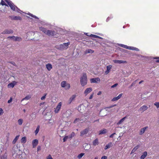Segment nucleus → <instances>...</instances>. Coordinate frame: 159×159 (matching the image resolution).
Masks as SVG:
<instances>
[{"mask_svg":"<svg viewBox=\"0 0 159 159\" xmlns=\"http://www.w3.org/2000/svg\"><path fill=\"white\" fill-rule=\"evenodd\" d=\"M39 30L44 32L46 34L49 36H53L54 34V31L49 30H47V29L42 27H40L39 28Z\"/></svg>","mask_w":159,"mask_h":159,"instance_id":"1","label":"nucleus"},{"mask_svg":"<svg viewBox=\"0 0 159 159\" xmlns=\"http://www.w3.org/2000/svg\"><path fill=\"white\" fill-rule=\"evenodd\" d=\"M87 77L86 74L84 73L80 78V83L82 86L87 84Z\"/></svg>","mask_w":159,"mask_h":159,"instance_id":"2","label":"nucleus"},{"mask_svg":"<svg viewBox=\"0 0 159 159\" xmlns=\"http://www.w3.org/2000/svg\"><path fill=\"white\" fill-rule=\"evenodd\" d=\"M70 44L69 43H64L63 44H61L59 45H57L56 46V48L57 49L60 50H63L67 49L68 46Z\"/></svg>","mask_w":159,"mask_h":159,"instance_id":"3","label":"nucleus"},{"mask_svg":"<svg viewBox=\"0 0 159 159\" xmlns=\"http://www.w3.org/2000/svg\"><path fill=\"white\" fill-rule=\"evenodd\" d=\"M120 46L122 47L129 50H135L136 51H139V50L138 48L128 46L126 45L122 44H121Z\"/></svg>","mask_w":159,"mask_h":159,"instance_id":"4","label":"nucleus"},{"mask_svg":"<svg viewBox=\"0 0 159 159\" xmlns=\"http://www.w3.org/2000/svg\"><path fill=\"white\" fill-rule=\"evenodd\" d=\"M5 1L8 5L11 8L13 11H15L16 9H18V8L17 7H16L12 3V2L9 1H8L7 0H5Z\"/></svg>","mask_w":159,"mask_h":159,"instance_id":"5","label":"nucleus"},{"mask_svg":"<svg viewBox=\"0 0 159 159\" xmlns=\"http://www.w3.org/2000/svg\"><path fill=\"white\" fill-rule=\"evenodd\" d=\"M62 106V102H59L56 107L54 110V112L55 113H58L61 108Z\"/></svg>","mask_w":159,"mask_h":159,"instance_id":"6","label":"nucleus"},{"mask_svg":"<svg viewBox=\"0 0 159 159\" xmlns=\"http://www.w3.org/2000/svg\"><path fill=\"white\" fill-rule=\"evenodd\" d=\"M8 38L12 39L15 41H21L22 39L20 37H15L14 36H12L9 37H8Z\"/></svg>","mask_w":159,"mask_h":159,"instance_id":"7","label":"nucleus"},{"mask_svg":"<svg viewBox=\"0 0 159 159\" xmlns=\"http://www.w3.org/2000/svg\"><path fill=\"white\" fill-rule=\"evenodd\" d=\"M89 130V128H87L84 129L83 130L81 131L80 132V136H83L84 135L86 134L88 132Z\"/></svg>","mask_w":159,"mask_h":159,"instance_id":"8","label":"nucleus"},{"mask_svg":"<svg viewBox=\"0 0 159 159\" xmlns=\"http://www.w3.org/2000/svg\"><path fill=\"white\" fill-rule=\"evenodd\" d=\"M92 90V89L91 88H87L84 92V94L85 95V96H87L89 93L91 92Z\"/></svg>","mask_w":159,"mask_h":159,"instance_id":"9","label":"nucleus"},{"mask_svg":"<svg viewBox=\"0 0 159 159\" xmlns=\"http://www.w3.org/2000/svg\"><path fill=\"white\" fill-rule=\"evenodd\" d=\"M39 143L38 140L37 139L34 140L32 142V144L33 148H35L38 145Z\"/></svg>","mask_w":159,"mask_h":159,"instance_id":"10","label":"nucleus"},{"mask_svg":"<svg viewBox=\"0 0 159 159\" xmlns=\"http://www.w3.org/2000/svg\"><path fill=\"white\" fill-rule=\"evenodd\" d=\"M100 80V79L98 77L92 78L90 79V82L91 83H97L98 82H99Z\"/></svg>","mask_w":159,"mask_h":159,"instance_id":"11","label":"nucleus"},{"mask_svg":"<svg viewBox=\"0 0 159 159\" xmlns=\"http://www.w3.org/2000/svg\"><path fill=\"white\" fill-rule=\"evenodd\" d=\"M112 67V66L111 65H109L107 66V70L105 72V74L107 75L110 72Z\"/></svg>","mask_w":159,"mask_h":159,"instance_id":"12","label":"nucleus"},{"mask_svg":"<svg viewBox=\"0 0 159 159\" xmlns=\"http://www.w3.org/2000/svg\"><path fill=\"white\" fill-rule=\"evenodd\" d=\"M16 84V82L15 81H13L12 83H9L8 84L7 87L8 88H13Z\"/></svg>","mask_w":159,"mask_h":159,"instance_id":"13","label":"nucleus"},{"mask_svg":"<svg viewBox=\"0 0 159 159\" xmlns=\"http://www.w3.org/2000/svg\"><path fill=\"white\" fill-rule=\"evenodd\" d=\"M13 32V31L11 30H6L3 31L2 33V34H10L11 33H12Z\"/></svg>","mask_w":159,"mask_h":159,"instance_id":"14","label":"nucleus"},{"mask_svg":"<svg viewBox=\"0 0 159 159\" xmlns=\"http://www.w3.org/2000/svg\"><path fill=\"white\" fill-rule=\"evenodd\" d=\"M113 61L115 63H117L118 64L125 63H127V62L126 61L123 60H114Z\"/></svg>","mask_w":159,"mask_h":159,"instance_id":"15","label":"nucleus"},{"mask_svg":"<svg viewBox=\"0 0 159 159\" xmlns=\"http://www.w3.org/2000/svg\"><path fill=\"white\" fill-rule=\"evenodd\" d=\"M86 35L89 36H90L92 37L96 38H98V39H102V38L99 37V36L93 34H90V35H88V33H85L84 34Z\"/></svg>","mask_w":159,"mask_h":159,"instance_id":"16","label":"nucleus"},{"mask_svg":"<svg viewBox=\"0 0 159 159\" xmlns=\"http://www.w3.org/2000/svg\"><path fill=\"white\" fill-rule=\"evenodd\" d=\"M148 128V127L146 126L141 129L140 131L139 134L142 135L145 132V130Z\"/></svg>","mask_w":159,"mask_h":159,"instance_id":"17","label":"nucleus"},{"mask_svg":"<svg viewBox=\"0 0 159 159\" xmlns=\"http://www.w3.org/2000/svg\"><path fill=\"white\" fill-rule=\"evenodd\" d=\"M76 95H73L71 96L69 99V104L71 103L72 102V101L74 100L75 98H76Z\"/></svg>","mask_w":159,"mask_h":159,"instance_id":"18","label":"nucleus"},{"mask_svg":"<svg viewBox=\"0 0 159 159\" xmlns=\"http://www.w3.org/2000/svg\"><path fill=\"white\" fill-rule=\"evenodd\" d=\"M122 95V94L120 93L117 97L114 98L112 99V101H115L118 100V99H119L121 97Z\"/></svg>","mask_w":159,"mask_h":159,"instance_id":"19","label":"nucleus"},{"mask_svg":"<svg viewBox=\"0 0 159 159\" xmlns=\"http://www.w3.org/2000/svg\"><path fill=\"white\" fill-rule=\"evenodd\" d=\"M148 108V107L145 105H143L140 108L139 110L142 111V112H143L145 111Z\"/></svg>","mask_w":159,"mask_h":159,"instance_id":"20","label":"nucleus"},{"mask_svg":"<svg viewBox=\"0 0 159 159\" xmlns=\"http://www.w3.org/2000/svg\"><path fill=\"white\" fill-rule=\"evenodd\" d=\"M99 144L98 139L96 138L93 142V146H96Z\"/></svg>","mask_w":159,"mask_h":159,"instance_id":"21","label":"nucleus"},{"mask_svg":"<svg viewBox=\"0 0 159 159\" xmlns=\"http://www.w3.org/2000/svg\"><path fill=\"white\" fill-rule=\"evenodd\" d=\"M147 152H144L143 153L142 155L140 157V159H144L147 156Z\"/></svg>","mask_w":159,"mask_h":159,"instance_id":"22","label":"nucleus"},{"mask_svg":"<svg viewBox=\"0 0 159 159\" xmlns=\"http://www.w3.org/2000/svg\"><path fill=\"white\" fill-rule=\"evenodd\" d=\"M46 67L48 71H50L52 68V65L50 63H48L46 65Z\"/></svg>","mask_w":159,"mask_h":159,"instance_id":"23","label":"nucleus"},{"mask_svg":"<svg viewBox=\"0 0 159 159\" xmlns=\"http://www.w3.org/2000/svg\"><path fill=\"white\" fill-rule=\"evenodd\" d=\"M139 148V145H137L135 146L132 150L131 152L130 153V154H132L133 153H134Z\"/></svg>","mask_w":159,"mask_h":159,"instance_id":"24","label":"nucleus"},{"mask_svg":"<svg viewBox=\"0 0 159 159\" xmlns=\"http://www.w3.org/2000/svg\"><path fill=\"white\" fill-rule=\"evenodd\" d=\"M94 52V51L91 50V49H87L85 51V53L87 54L89 53H92Z\"/></svg>","mask_w":159,"mask_h":159,"instance_id":"25","label":"nucleus"},{"mask_svg":"<svg viewBox=\"0 0 159 159\" xmlns=\"http://www.w3.org/2000/svg\"><path fill=\"white\" fill-rule=\"evenodd\" d=\"M112 145V143H111L110 142L104 148V149L105 150H107L108 148H109L111 147V146Z\"/></svg>","mask_w":159,"mask_h":159,"instance_id":"26","label":"nucleus"},{"mask_svg":"<svg viewBox=\"0 0 159 159\" xmlns=\"http://www.w3.org/2000/svg\"><path fill=\"white\" fill-rule=\"evenodd\" d=\"M11 19L13 20H21V18L20 16H13L12 17Z\"/></svg>","mask_w":159,"mask_h":159,"instance_id":"27","label":"nucleus"},{"mask_svg":"<svg viewBox=\"0 0 159 159\" xmlns=\"http://www.w3.org/2000/svg\"><path fill=\"white\" fill-rule=\"evenodd\" d=\"M20 141L21 143L23 144L25 143L26 141V137H22Z\"/></svg>","mask_w":159,"mask_h":159,"instance_id":"28","label":"nucleus"},{"mask_svg":"<svg viewBox=\"0 0 159 159\" xmlns=\"http://www.w3.org/2000/svg\"><path fill=\"white\" fill-rule=\"evenodd\" d=\"M126 118V117H125L124 118H122L119 121H118V122L117 123V124L119 125L121 124Z\"/></svg>","mask_w":159,"mask_h":159,"instance_id":"29","label":"nucleus"},{"mask_svg":"<svg viewBox=\"0 0 159 159\" xmlns=\"http://www.w3.org/2000/svg\"><path fill=\"white\" fill-rule=\"evenodd\" d=\"M31 97V96L30 95H28L26 96L25 98H23L21 101H24V100H29Z\"/></svg>","mask_w":159,"mask_h":159,"instance_id":"30","label":"nucleus"},{"mask_svg":"<svg viewBox=\"0 0 159 159\" xmlns=\"http://www.w3.org/2000/svg\"><path fill=\"white\" fill-rule=\"evenodd\" d=\"M107 132V130L106 129H103L102 130H101L100 131L99 134H105Z\"/></svg>","mask_w":159,"mask_h":159,"instance_id":"31","label":"nucleus"},{"mask_svg":"<svg viewBox=\"0 0 159 159\" xmlns=\"http://www.w3.org/2000/svg\"><path fill=\"white\" fill-rule=\"evenodd\" d=\"M19 135H18L16 136L15 138L14 139V140L13 141L12 143L13 144H15L16 143V142L17 140L19 138Z\"/></svg>","mask_w":159,"mask_h":159,"instance_id":"32","label":"nucleus"},{"mask_svg":"<svg viewBox=\"0 0 159 159\" xmlns=\"http://www.w3.org/2000/svg\"><path fill=\"white\" fill-rule=\"evenodd\" d=\"M66 81H63L61 82V85L62 87L65 88L66 84Z\"/></svg>","mask_w":159,"mask_h":159,"instance_id":"33","label":"nucleus"},{"mask_svg":"<svg viewBox=\"0 0 159 159\" xmlns=\"http://www.w3.org/2000/svg\"><path fill=\"white\" fill-rule=\"evenodd\" d=\"M40 126L39 125H38L36 129V130L34 131V133L35 135H36L39 132V130Z\"/></svg>","mask_w":159,"mask_h":159,"instance_id":"34","label":"nucleus"},{"mask_svg":"<svg viewBox=\"0 0 159 159\" xmlns=\"http://www.w3.org/2000/svg\"><path fill=\"white\" fill-rule=\"evenodd\" d=\"M23 122V120L21 119H19L18 120V123L19 125H21L22 124Z\"/></svg>","mask_w":159,"mask_h":159,"instance_id":"35","label":"nucleus"},{"mask_svg":"<svg viewBox=\"0 0 159 159\" xmlns=\"http://www.w3.org/2000/svg\"><path fill=\"white\" fill-rule=\"evenodd\" d=\"M75 134L74 132H72L71 134L70 135L68 136L69 138L71 139L73 137L75 136Z\"/></svg>","mask_w":159,"mask_h":159,"instance_id":"36","label":"nucleus"},{"mask_svg":"<svg viewBox=\"0 0 159 159\" xmlns=\"http://www.w3.org/2000/svg\"><path fill=\"white\" fill-rule=\"evenodd\" d=\"M70 84H69L67 83L65 88V89H68L70 88Z\"/></svg>","mask_w":159,"mask_h":159,"instance_id":"37","label":"nucleus"},{"mask_svg":"<svg viewBox=\"0 0 159 159\" xmlns=\"http://www.w3.org/2000/svg\"><path fill=\"white\" fill-rule=\"evenodd\" d=\"M84 155V153H81L77 157L79 159H80Z\"/></svg>","mask_w":159,"mask_h":159,"instance_id":"38","label":"nucleus"},{"mask_svg":"<svg viewBox=\"0 0 159 159\" xmlns=\"http://www.w3.org/2000/svg\"><path fill=\"white\" fill-rule=\"evenodd\" d=\"M1 159H7V155L6 154L2 156L1 157Z\"/></svg>","mask_w":159,"mask_h":159,"instance_id":"39","label":"nucleus"},{"mask_svg":"<svg viewBox=\"0 0 159 159\" xmlns=\"http://www.w3.org/2000/svg\"><path fill=\"white\" fill-rule=\"evenodd\" d=\"M68 138H69V137L68 136H65L63 139V142H65L66 141Z\"/></svg>","mask_w":159,"mask_h":159,"instance_id":"40","label":"nucleus"},{"mask_svg":"<svg viewBox=\"0 0 159 159\" xmlns=\"http://www.w3.org/2000/svg\"><path fill=\"white\" fill-rule=\"evenodd\" d=\"M4 113L3 111L2 108H0V116L2 115Z\"/></svg>","mask_w":159,"mask_h":159,"instance_id":"41","label":"nucleus"},{"mask_svg":"<svg viewBox=\"0 0 159 159\" xmlns=\"http://www.w3.org/2000/svg\"><path fill=\"white\" fill-rule=\"evenodd\" d=\"M154 105H155L157 108L159 107V102H156L154 103Z\"/></svg>","mask_w":159,"mask_h":159,"instance_id":"42","label":"nucleus"},{"mask_svg":"<svg viewBox=\"0 0 159 159\" xmlns=\"http://www.w3.org/2000/svg\"><path fill=\"white\" fill-rule=\"evenodd\" d=\"M46 95H47L46 93L41 98V100H43L44 99L46 98Z\"/></svg>","mask_w":159,"mask_h":159,"instance_id":"43","label":"nucleus"},{"mask_svg":"<svg viewBox=\"0 0 159 159\" xmlns=\"http://www.w3.org/2000/svg\"><path fill=\"white\" fill-rule=\"evenodd\" d=\"M1 4L3 6L5 5V6H7V5L6 4V3L4 1H3L2 0V1H1Z\"/></svg>","mask_w":159,"mask_h":159,"instance_id":"44","label":"nucleus"},{"mask_svg":"<svg viewBox=\"0 0 159 159\" xmlns=\"http://www.w3.org/2000/svg\"><path fill=\"white\" fill-rule=\"evenodd\" d=\"M116 106V104L113 105H111V106H109L108 107H107L106 108H111L114 107Z\"/></svg>","mask_w":159,"mask_h":159,"instance_id":"45","label":"nucleus"},{"mask_svg":"<svg viewBox=\"0 0 159 159\" xmlns=\"http://www.w3.org/2000/svg\"><path fill=\"white\" fill-rule=\"evenodd\" d=\"M47 159H53L50 155H49L47 157Z\"/></svg>","mask_w":159,"mask_h":159,"instance_id":"46","label":"nucleus"},{"mask_svg":"<svg viewBox=\"0 0 159 159\" xmlns=\"http://www.w3.org/2000/svg\"><path fill=\"white\" fill-rule=\"evenodd\" d=\"M29 15H30V16H31V17H34V18H37V19L38 18H37V17H36V16H34V15H32V14H29Z\"/></svg>","mask_w":159,"mask_h":159,"instance_id":"47","label":"nucleus"},{"mask_svg":"<svg viewBox=\"0 0 159 159\" xmlns=\"http://www.w3.org/2000/svg\"><path fill=\"white\" fill-rule=\"evenodd\" d=\"M118 85V84L116 83L115 84H114L113 85L111 86V88H113L114 87H116Z\"/></svg>","mask_w":159,"mask_h":159,"instance_id":"48","label":"nucleus"},{"mask_svg":"<svg viewBox=\"0 0 159 159\" xmlns=\"http://www.w3.org/2000/svg\"><path fill=\"white\" fill-rule=\"evenodd\" d=\"M107 156H103L102 157L101 159H107Z\"/></svg>","mask_w":159,"mask_h":159,"instance_id":"49","label":"nucleus"},{"mask_svg":"<svg viewBox=\"0 0 159 159\" xmlns=\"http://www.w3.org/2000/svg\"><path fill=\"white\" fill-rule=\"evenodd\" d=\"M12 98L11 97L10 98V99L9 100H8V103H11L12 101Z\"/></svg>","mask_w":159,"mask_h":159,"instance_id":"50","label":"nucleus"},{"mask_svg":"<svg viewBox=\"0 0 159 159\" xmlns=\"http://www.w3.org/2000/svg\"><path fill=\"white\" fill-rule=\"evenodd\" d=\"M93 93H92V94L89 97V99H92V98H93Z\"/></svg>","mask_w":159,"mask_h":159,"instance_id":"51","label":"nucleus"},{"mask_svg":"<svg viewBox=\"0 0 159 159\" xmlns=\"http://www.w3.org/2000/svg\"><path fill=\"white\" fill-rule=\"evenodd\" d=\"M37 151H39L41 149V147L40 146H38L37 147Z\"/></svg>","mask_w":159,"mask_h":159,"instance_id":"52","label":"nucleus"},{"mask_svg":"<svg viewBox=\"0 0 159 159\" xmlns=\"http://www.w3.org/2000/svg\"><path fill=\"white\" fill-rule=\"evenodd\" d=\"M79 120L80 119H76L74 121V123H76L77 121L78 120L79 121Z\"/></svg>","mask_w":159,"mask_h":159,"instance_id":"53","label":"nucleus"},{"mask_svg":"<svg viewBox=\"0 0 159 159\" xmlns=\"http://www.w3.org/2000/svg\"><path fill=\"white\" fill-rule=\"evenodd\" d=\"M116 134L115 133H113L112 134H111L110 136V138H113V135L115 134Z\"/></svg>","mask_w":159,"mask_h":159,"instance_id":"54","label":"nucleus"},{"mask_svg":"<svg viewBox=\"0 0 159 159\" xmlns=\"http://www.w3.org/2000/svg\"><path fill=\"white\" fill-rule=\"evenodd\" d=\"M101 94H102V92H101V91H99V92L97 94H98V95H101Z\"/></svg>","mask_w":159,"mask_h":159,"instance_id":"55","label":"nucleus"},{"mask_svg":"<svg viewBox=\"0 0 159 159\" xmlns=\"http://www.w3.org/2000/svg\"><path fill=\"white\" fill-rule=\"evenodd\" d=\"M110 19V17H108L107 18V20H106V21H107V22L108 21H109V20Z\"/></svg>","mask_w":159,"mask_h":159,"instance_id":"56","label":"nucleus"},{"mask_svg":"<svg viewBox=\"0 0 159 159\" xmlns=\"http://www.w3.org/2000/svg\"><path fill=\"white\" fill-rule=\"evenodd\" d=\"M44 102H41V103H40L39 105H40V106H41V105H43V104H44Z\"/></svg>","mask_w":159,"mask_h":159,"instance_id":"57","label":"nucleus"},{"mask_svg":"<svg viewBox=\"0 0 159 159\" xmlns=\"http://www.w3.org/2000/svg\"><path fill=\"white\" fill-rule=\"evenodd\" d=\"M135 83H133L131 84V86L132 87V86H133L135 84Z\"/></svg>","mask_w":159,"mask_h":159,"instance_id":"58","label":"nucleus"},{"mask_svg":"<svg viewBox=\"0 0 159 159\" xmlns=\"http://www.w3.org/2000/svg\"><path fill=\"white\" fill-rule=\"evenodd\" d=\"M156 61L157 62H159V58H158V60H157Z\"/></svg>","mask_w":159,"mask_h":159,"instance_id":"59","label":"nucleus"},{"mask_svg":"<svg viewBox=\"0 0 159 159\" xmlns=\"http://www.w3.org/2000/svg\"><path fill=\"white\" fill-rule=\"evenodd\" d=\"M143 80H142L141 81H140L139 82V84H141L143 82Z\"/></svg>","mask_w":159,"mask_h":159,"instance_id":"60","label":"nucleus"},{"mask_svg":"<svg viewBox=\"0 0 159 159\" xmlns=\"http://www.w3.org/2000/svg\"><path fill=\"white\" fill-rule=\"evenodd\" d=\"M94 159H98V157H95L94 158Z\"/></svg>","mask_w":159,"mask_h":159,"instance_id":"61","label":"nucleus"},{"mask_svg":"<svg viewBox=\"0 0 159 159\" xmlns=\"http://www.w3.org/2000/svg\"><path fill=\"white\" fill-rule=\"evenodd\" d=\"M23 111L24 112H25V109H24Z\"/></svg>","mask_w":159,"mask_h":159,"instance_id":"62","label":"nucleus"},{"mask_svg":"<svg viewBox=\"0 0 159 159\" xmlns=\"http://www.w3.org/2000/svg\"><path fill=\"white\" fill-rule=\"evenodd\" d=\"M12 64H13V65H14V64H15V62H13V63H12Z\"/></svg>","mask_w":159,"mask_h":159,"instance_id":"63","label":"nucleus"},{"mask_svg":"<svg viewBox=\"0 0 159 159\" xmlns=\"http://www.w3.org/2000/svg\"><path fill=\"white\" fill-rule=\"evenodd\" d=\"M88 35H90V34L89 33H88Z\"/></svg>","mask_w":159,"mask_h":159,"instance_id":"64","label":"nucleus"}]
</instances>
